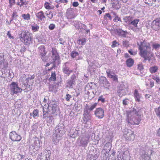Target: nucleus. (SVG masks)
Returning <instances> with one entry per match:
<instances>
[{"instance_id": "obj_55", "label": "nucleus", "mask_w": 160, "mask_h": 160, "mask_svg": "<svg viewBox=\"0 0 160 160\" xmlns=\"http://www.w3.org/2000/svg\"><path fill=\"white\" fill-rule=\"evenodd\" d=\"M129 42H128L127 40H124L122 42V44L123 46L126 47H127L128 46Z\"/></svg>"}, {"instance_id": "obj_16", "label": "nucleus", "mask_w": 160, "mask_h": 160, "mask_svg": "<svg viewBox=\"0 0 160 160\" xmlns=\"http://www.w3.org/2000/svg\"><path fill=\"white\" fill-rule=\"evenodd\" d=\"M111 31H114L115 32H117L119 36L123 37H125L128 33L127 31H124L120 29H114L113 28L111 29Z\"/></svg>"}, {"instance_id": "obj_59", "label": "nucleus", "mask_w": 160, "mask_h": 160, "mask_svg": "<svg viewBox=\"0 0 160 160\" xmlns=\"http://www.w3.org/2000/svg\"><path fill=\"white\" fill-rule=\"evenodd\" d=\"M51 155L50 152H48L47 154L46 155V159L45 160H50L51 159Z\"/></svg>"}, {"instance_id": "obj_12", "label": "nucleus", "mask_w": 160, "mask_h": 160, "mask_svg": "<svg viewBox=\"0 0 160 160\" xmlns=\"http://www.w3.org/2000/svg\"><path fill=\"white\" fill-rule=\"evenodd\" d=\"M11 91L13 94L19 92L20 88L15 82H13L10 85Z\"/></svg>"}, {"instance_id": "obj_61", "label": "nucleus", "mask_w": 160, "mask_h": 160, "mask_svg": "<svg viewBox=\"0 0 160 160\" xmlns=\"http://www.w3.org/2000/svg\"><path fill=\"white\" fill-rule=\"evenodd\" d=\"M71 98H72V96L68 94H67L66 95V96L65 97V99L68 102V101H69L70 99Z\"/></svg>"}, {"instance_id": "obj_27", "label": "nucleus", "mask_w": 160, "mask_h": 160, "mask_svg": "<svg viewBox=\"0 0 160 160\" xmlns=\"http://www.w3.org/2000/svg\"><path fill=\"white\" fill-rule=\"evenodd\" d=\"M134 95L135 100L138 102H140V98L141 96L138 93V91L137 89H135V90Z\"/></svg>"}, {"instance_id": "obj_22", "label": "nucleus", "mask_w": 160, "mask_h": 160, "mask_svg": "<svg viewBox=\"0 0 160 160\" xmlns=\"http://www.w3.org/2000/svg\"><path fill=\"white\" fill-rule=\"evenodd\" d=\"M74 26L76 28L78 29H83L86 30L87 28V26L85 24L81 23L80 22H78L76 24H75Z\"/></svg>"}, {"instance_id": "obj_19", "label": "nucleus", "mask_w": 160, "mask_h": 160, "mask_svg": "<svg viewBox=\"0 0 160 160\" xmlns=\"http://www.w3.org/2000/svg\"><path fill=\"white\" fill-rule=\"evenodd\" d=\"M106 73L108 77L112 78L114 81L118 82V77L112 72H111L110 70H108Z\"/></svg>"}, {"instance_id": "obj_29", "label": "nucleus", "mask_w": 160, "mask_h": 160, "mask_svg": "<svg viewBox=\"0 0 160 160\" xmlns=\"http://www.w3.org/2000/svg\"><path fill=\"white\" fill-rule=\"evenodd\" d=\"M141 157L143 160H152L150 155L147 152H145L144 154L142 155Z\"/></svg>"}, {"instance_id": "obj_64", "label": "nucleus", "mask_w": 160, "mask_h": 160, "mask_svg": "<svg viewBox=\"0 0 160 160\" xmlns=\"http://www.w3.org/2000/svg\"><path fill=\"white\" fill-rule=\"evenodd\" d=\"M128 52L130 54L132 55H135L137 53L136 52H133L131 49L129 50Z\"/></svg>"}, {"instance_id": "obj_37", "label": "nucleus", "mask_w": 160, "mask_h": 160, "mask_svg": "<svg viewBox=\"0 0 160 160\" xmlns=\"http://www.w3.org/2000/svg\"><path fill=\"white\" fill-rule=\"evenodd\" d=\"M56 74L54 72H52L51 76L49 79L50 81H55L56 80Z\"/></svg>"}, {"instance_id": "obj_26", "label": "nucleus", "mask_w": 160, "mask_h": 160, "mask_svg": "<svg viewBox=\"0 0 160 160\" xmlns=\"http://www.w3.org/2000/svg\"><path fill=\"white\" fill-rule=\"evenodd\" d=\"M55 136H53V141L54 142V143H57L58 142L59 140L61 139V137L62 136V134H55Z\"/></svg>"}, {"instance_id": "obj_11", "label": "nucleus", "mask_w": 160, "mask_h": 160, "mask_svg": "<svg viewBox=\"0 0 160 160\" xmlns=\"http://www.w3.org/2000/svg\"><path fill=\"white\" fill-rule=\"evenodd\" d=\"M94 114L98 118H102L104 116V110L101 108H97L94 111Z\"/></svg>"}, {"instance_id": "obj_56", "label": "nucleus", "mask_w": 160, "mask_h": 160, "mask_svg": "<svg viewBox=\"0 0 160 160\" xmlns=\"http://www.w3.org/2000/svg\"><path fill=\"white\" fill-rule=\"evenodd\" d=\"M49 110L48 111H45L43 109V115L45 116H45L47 117V118L49 116V114H50V113H51L50 112L49 113Z\"/></svg>"}, {"instance_id": "obj_13", "label": "nucleus", "mask_w": 160, "mask_h": 160, "mask_svg": "<svg viewBox=\"0 0 160 160\" xmlns=\"http://www.w3.org/2000/svg\"><path fill=\"white\" fill-rule=\"evenodd\" d=\"M141 108L139 107H134V108H132L129 112H127V115H129L130 114L131 115H140L138 114V112Z\"/></svg>"}, {"instance_id": "obj_18", "label": "nucleus", "mask_w": 160, "mask_h": 160, "mask_svg": "<svg viewBox=\"0 0 160 160\" xmlns=\"http://www.w3.org/2000/svg\"><path fill=\"white\" fill-rule=\"evenodd\" d=\"M83 115V123L84 124H86L87 122L89 121V120L90 119L91 114L87 111H86L84 110Z\"/></svg>"}, {"instance_id": "obj_43", "label": "nucleus", "mask_w": 160, "mask_h": 160, "mask_svg": "<svg viewBox=\"0 0 160 160\" xmlns=\"http://www.w3.org/2000/svg\"><path fill=\"white\" fill-rule=\"evenodd\" d=\"M158 69V68L156 66H154L151 67L149 68V70L150 72L152 73H155Z\"/></svg>"}, {"instance_id": "obj_7", "label": "nucleus", "mask_w": 160, "mask_h": 160, "mask_svg": "<svg viewBox=\"0 0 160 160\" xmlns=\"http://www.w3.org/2000/svg\"><path fill=\"white\" fill-rule=\"evenodd\" d=\"M151 27L153 30L156 31L160 30V18H157L152 22Z\"/></svg>"}, {"instance_id": "obj_25", "label": "nucleus", "mask_w": 160, "mask_h": 160, "mask_svg": "<svg viewBox=\"0 0 160 160\" xmlns=\"http://www.w3.org/2000/svg\"><path fill=\"white\" fill-rule=\"evenodd\" d=\"M45 46L41 45L39 46L38 48V51L40 53V56H41L43 54H47V52L45 50Z\"/></svg>"}, {"instance_id": "obj_17", "label": "nucleus", "mask_w": 160, "mask_h": 160, "mask_svg": "<svg viewBox=\"0 0 160 160\" xmlns=\"http://www.w3.org/2000/svg\"><path fill=\"white\" fill-rule=\"evenodd\" d=\"M10 138L13 141H20V136L15 132H11L9 134Z\"/></svg>"}, {"instance_id": "obj_5", "label": "nucleus", "mask_w": 160, "mask_h": 160, "mask_svg": "<svg viewBox=\"0 0 160 160\" xmlns=\"http://www.w3.org/2000/svg\"><path fill=\"white\" fill-rule=\"evenodd\" d=\"M76 75L73 74L72 75L70 79H68L67 81V85L66 87H69L70 88H73V85H75L76 84Z\"/></svg>"}, {"instance_id": "obj_6", "label": "nucleus", "mask_w": 160, "mask_h": 160, "mask_svg": "<svg viewBox=\"0 0 160 160\" xmlns=\"http://www.w3.org/2000/svg\"><path fill=\"white\" fill-rule=\"evenodd\" d=\"M69 63L68 62L64 63L62 67V71L64 76H68L70 75L72 70L69 67Z\"/></svg>"}, {"instance_id": "obj_41", "label": "nucleus", "mask_w": 160, "mask_h": 160, "mask_svg": "<svg viewBox=\"0 0 160 160\" xmlns=\"http://www.w3.org/2000/svg\"><path fill=\"white\" fill-rule=\"evenodd\" d=\"M31 116H32L34 118H35L36 117H38V109H34L32 112V113H30Z\"/></svg>"}, {"instance_id": "obj_40", "label": "nucleus", "mask_w": 160, "mask_h": 160, "mask_svg": "<svg viewBox=\"0 0 160 160\" xmlns=\"http://www.w3.org/2000/svg\"><path fill=\"white\" fill-rule=\"evenodd\" d=\"M52 114L50 113L49 116L47 118V119L46 120V122L47 123H51L53 121V118L52 115Z\"/></svg>"}, {"instance_id": "obj_3", "label": "nucleus", "mask_w": 160, "mask_h": 160, "mask_svg": "<svg viewBox=\"0 0 160 160\" xmlns=\"http://www.w3.org/2000/svg\"><path fill=\"white\" fill-rule=\"evenodd\" d=\"M31 40V35L28 32L22 31L21 33V41L26 45H28Z\"/></svg>"}, {"instance_id": "obj_38", "label": "nucleus", "mask_w": 160, "mask_h": 160, "mask_svg": "<svg viewBox=\"0 0 160 160\" xmlns=\"http://www.w3.org/2000/svg\"><path fill=\"white\" fill-rule=\"evenodd\" d=\"M46 54H43L41 56H40L41 58L44 62H47L49 58V56L46 55Z\"/></svg>"}, {"instance_id": "obj_53", "label": "nucleus", "mask_w": 160, "mask_h": 160, "mask_svg": "<svg viewBox=\"0 0 160 160\" xmlns=\"http://www.w3.org/2000/svg\"><path fill=\"white\" fill-rule=\"evenodd\" d=\"M130 157L128 155H124L122 157L121 160H130Z\"/></svg>"}, {"instance_id": "obj_58", "label": "nucleus", "mask_w": 160, "mask_h": 160, "mask_svg": "<svg viewBox=\"0 0 160 160\" xmlns=\"http://www.w3.org/2000/svg\"><path fill=\"white\" fill-rule=\"evenodd\" d=\"M49 3L46 2L44 4V7L47 9H51V7L49 5Z\"/></svg>"}, {"instance_id": "obj_15", "label": "nucleus", "mask_w": 160, "mask_h": 160, "mask_svg": "<svg viewBox=\"0 0 160 160\" xmlns=\"http://www.w3.org/2000/svg\"><path fill=\"white\" fill-rule=\"evenodd\" d=\"M40 147V141L38 138H37L34 141L33 143L30 146V148L32 149V150L35 149L37 151L38 150Z\"/></svg>"}, {"instance_id": "obj_50", "label": "nucleus", "mask_w": 160, "mask_h": 160, "mask_svg": "<svg viewBox=\"0 0 160 160\" xmlns=\"http://www.w3.org/2000/svg\"><path fill=\"white\" fill-rule=\"evenodd\" d=\"M155 111L156 115L160 119V107L156 108Z\"/></svg>"}, {"instance_id": "obj_34", "label": "nucleus", "mask_w": 160, "mask_h": 160, "mask_svg": "<svg viewBox=\"0 0 160 160\" xmlns=\"http://www.w3.org/2000/svg\"><path fill=\"white\" fill-rule=\"evenodd\" d=\"M110 152H108L102 153L101 156V158L102 160H106L107 159L109 156V154Z\"/></svg>"}, {"instance_id": "obj_48", "label": "nucleus", "mask_w": 160, "mask_h": 160, "mask_svg": "<svg viewBox=\"0 0 160 160\" xmlns=\"http://www.w3.org/2000/svg\"><path fill=\"white\" fill-rule=\"evenodd\" d=\"M126 87L123 83H121L118 88V90H125Z\"/></svg>"}, {"instance_id": "obj_62", "label": "nucleus", "mask_w": 160, "mask_h": 160, "mask_svg": "<svg viewBox=\"0 0 160 160\" xmlns=\"http://www.w3.org/2000/svg\"><path fill=\"white\" fill-rule=\"evenodd\" d=\"M138 69L140 71H141L144 69L142 64H140L138 65Z\"/></svg>"}, {"instance_id": "obj_24", "label": "nucleus", "mask_w": 160, "mask_h": 160, "mask_svg": "<svg viewBox=\"0 0 160 160\" xmlns=\"http://www.w3.org/2000/svg\"><path fill=\"white\" fill-rule=\"evenodd\" d=\"M22 82L24 86H25L26 84H27L28 82H29V78L28 76H27L25 74H22Z\"/></svg>"}, {"instance_id": "obj_32", "label": "nucleus", "mask_w": 160, "mask_h": 160, "mask_svg": "<svg viewBox=\"0 0 160 160\" xmlns=\"http://www.w3.org/2000/svg\"><path fill=\"white\" fill-rule=\"evenodd\" d=\"M36 15L37 18H39L41 20H42L43 18H45L43 12L42 11H40L37 13Z\"/></svg>"}, {"instance_id": "obj_36", "label": "nucleus", "mask_w": 160, "mask_h": 160, "mask_svg": "<svg viewBox=\"0 0 160 160\" xmlns=\"http://www.w3.org/2000/svg\"><path fill=\"white\" fill-rule=\"evenodd\" d=\"M86 42V39L85 38H80L77 41V43L78 44L81 45H84L85 44Z\"/></svg>"}, {"instance_id": "obj_46", "label": "nucleus", "mask_w": 160, "mask_h": 160, "mask_svg": "<svg viewBox=\"0 0 160 160\" xmlns=\"http://www.w3.org/2000/svg\"><path fill=\"white\" fill-rule=\"evenodd\" d=\"M24 86L26 87L25 90H26L27 91H29L32 90V85L31 83V84H29L28 83L26 84V86Z\"/></svg>"}, {"instance_id": "obj_52", "label": "nucleus", "mask_w": 160, "mask_h": 160, "mask_svg": "<svg viewBox=\"0 0 160 160\" xmlns=\"http://www.w3.org/2000/svg\"><path fill=\"white\" fill-rule=\"evenodd\" d=\"M152 47L153 49H154L156 50H157L158 49L160 48V44L157 43L154 44L153 43L152 45Z\"/></svg>"}, {"instance_id": "obj_35", "label": "nucleus", "mask_w": 160, "mask_h": 160, "mask_svg": "<svg viewBox=\"0 0 160 160\" xmlns=\"http://www.w3.org/2000/svg\"><path fill=\"white\" fill-rule=\"evenodd\" d=\"M62 126H58L56 127L55 128L54 134H60L62 132V128H61Z\"/></svg>"}, {"instance_id": "obj_51", "label": "nucleus", "mask_w": 160, "mask_h": 160, "mask_svg": "<svg viewBox=\"0 0 160 160\" xmlns=\"http://www.w3.org/2000/svg\"><path fill=\"white\" fill-rule=\"evenodd\" d=\"M52 55H55L59 54L57 52V49L55 48H52Z\"/></svg>"}, {"instance_id": "obj_10", "label": "nucleus", "mask_w": 160, "mask_h": 160, "mask_svg": "<svg viewBox=\"0 0 160 160\" xmlns=\"http://www.w3.org/2000/svg\"><path fill=\"white\" fill-rule=\"evenodd\" d=\"M99 84L105 88H108L110 86V83L106 78L104 77H101L99 78Z\"/></svg>"}, {"instance_id": "obj_4", "label": "nucleus", "mask_w": 160, "mask_h": 160, "mask_svg": "<svg viewBox=\"0 0 160 160\" xmlns=\"http://www.w3.org/2000/svg\"><path fill=\"white\" fill-rule=\"evenodd\" d=\"M51 58L53 60V65L48 70L50 71L53 68H55L56 67L58 66L60 63V56L59 54L52 55Z\"/></svg>"}, {"instance_id": "obj_39", "label": "nucleus", "mask_w": 160, "mask_h": 160, "mask_svg": "<svg viewBox=\"0 0 160 160\" xmlns=\"http://www.w3.org/2000/svg\"><path fill=\"white\" fill-rule=\"evenodd\" d=\"M118 93V96L120 97H122L123 96L125 95L126 94L125 90H118L117 91Z\"/></svg>"}, {"instance_id": "obj_20", "label": "nucleus", "mask_w": 160, "mask_h": 160, "mask_svg": "<svg viewBox=\"0 0 160 160\" xmlns=\"http://www.w3.org/2000/svg\"><path fill=\"white\" fill-rule=\"evenodd\" d=\"M112 147V145L110 142H108L106 143L104 145L103 149L102 151V153H105L110 152V150Z\"/></svg>"}, {"instance_id": "obj_23", "label": "nucleus", "mask_w": 160, "mask_h": 160, "mask_svg": "<svg viewBox=\"0 0 160 160\" xmlns=\"http://www.w3.org/2000/svg\"><path fill=\"white\" fill-rule=\"evenodd\" d=\"M49 111L51 114H55L57 115L58 111V106H54L50 107V108L48 107Z\"/></svg>"}, {"instance_id": "obj_8", "label": "nucleus", "mask_w": 160, "mask_h": 160, "mask_svg": "<svg viewBox=\"0 0 160 160\" xmlns=\"http://www.w3.org/2000/svg\"><path fill=\"white\" fill-rule=\"evenodd\" d=\"M123 136L128 140H133L135 138L134 132L130 129H127L125 132Z\"/></svg>"}, {"instance_id": "obj_14", "label": "nucleus", "mask_w": 160, "mask_h": 160, "mask_svg": "<svg viewBox=\"0 0 160 160\" xmlns=\"http://www.w3.org/2000/svg\"><path fill=\"white\" fill-rule=\"evenodd\" d=\"M96 149L94 148L93 151H90L89 156L90 155L89 158H88L87 160H96L98 157L99 155L96 153Z\"/></svg>"}, {"instance_id": "obj_1", "label": "nucleus", "mask_w": 160, "mask_h": 160, "mask_svg": "<svg viewBox=\"0 0 160 160\" xmlns=\"http://www.w3.org/2000/svg\"><path fill=\"white\" fill-rule=\"evenodd\" d=\"M138 48L140 50L139 54L145 55L150 54L151 53V47L150 43L145 40L141 41L140 43L137 42Z\"/></svg>"}, {"instance_id": "obj_33", "label": "nucleus", "mask_w": 160, "mask_h": 160, "mask_svg": "<svg viewBox=\"0 0 160 160\" xmlns=\"http://www.w3.org/2000/svg\"><path fill=\"white\" fill-rule=\"evenodd\" d=\"M130 21L129 22V23H128L129 25H130L131 24L133 25L135 27H137V24L138 23V22L139 21V20L138 19H135L133 20H130Z\"/></svg>"}, {"instance_id": "obj_47", "label": "nucleus", "mask_w": 160, "mask_h": 160, "mask_svg": "<svg viewBox=\"0 0 160 160\" xmlns=\"http://www.w3.org/2000/svg\"><path fill=\"white\" fill-rule=\"evenodd\" d=\"M58 102L53 101H51L49 104L48 105L49 108H50V107L54 106H58Z\"/></svg>"}, {"instance_id": "obj_28", "label": "nucleus", "mask_w": 160, "mask_h": 160, "mask_svg": "<svg viewBox=\"0 0 160 160\" xmlns=\"http://www.w3.org/2000/svg\"><path fill=\"white\" fill-rule=\"evenodd\" d=\"M8 67V63L7 62H3L0 63V69H2V72H5V70H6Z\"/></svg>"}, {"instance_id": "obj_42", "label": "nucleus", "mask_w": 160, "mask_h": 160, "mask_svg": "<svg viewBox=\"0 0 160 160\" xmlns=\"http://www.w3.org/2000/svg\"><path fill=\"white\" fill-rule=\"evenodd\" d=\"M32 29L33 32L38 31L39 28V27L37 24L34 23V24L31 25Z\"/></svg>"}, {"instance_id": "obj_31", "label": "nucleus", "mask_w": 160, "mask_h": 160, "mask_svg": "<svg viewBox=\"0 0 160 160\" xmlns=\"http://www.w3.org/2000/svg\"><path fill=\"white\" fill-rule=\"evenodd\" d=\"M134 61L133 59L131 58H129L127 59L126 61V64L128 67H130L133 64Z\"/></svg>"}, {"instance_id": "obj_45", "label": "nucleus", "mask_w": 160, "mask_h": 160, "mask_svg": "<svg viewBox=\"0 0 160 160\" xmlns=\"http://www.w3.org/2000/svg\"><path fill=\"white\" fill-rule=\"evenodd\" d=\"M78 55L79 54L78 52L75 51H73L71 53V56L73 58L76 57L77 56H78Z\"/></svg>"}, {"instance_id": "obj_57", "label": "nucleus", "mask_w": 160, "mask_h": 160, "mask_svg": "<svg viewBox=\"0 0 160 160\" xmlns=\"http://www.w3.org/2000/svg\"><path fill=\"white\" fill-rule=\"evenodd\" d=\"M113 21L115 22H118V21H120L121 22H122V21L121 20V19L120 18H119L118 16H116L113 19Z\"/></svg>"}, {"instance_id": "obj_49", "label": "nucleus", "mask_w": 160, "mask_h": 160, "mask_svg": "<svg viewBox=\"0 0 160 160\" xmlns=\"http://www.w3.org/2000/svg\"><path fill=\"white\" fill-rule=\"evenodd\" d=\"M98 102L100 101L102 103H104L106 101L105 98L102 95H101L98 97Z\"/></svg>"}, {"instance_id": "obj_9", "label": "nucleus", "mask_w": 160, "mask_h": 160, "mask_svg": "<svg viewBox=\"0 0 160 160\" xmlns=\"http://www.w3.org/2000/svg\"><path fill=\"white\" fill-rule=\"evenodd\" d=\"M89 138L88 137H83L78 138V146L84 148L86 147L89 142Z\"/></svg>"}, {"instance_id": "obj_2", "label": "nucleus", "mask_w": 160, "mask_h": 160, "mask_svg": "<svg viewBox=\"0 0 160 160\" xmlns=\"http://www.w3.org/2000/svg\"><path fill=\"white\" fill-rule=\"evenodd\" d=\"M126 120L128 123L132 125H138L141 120V117L140 115H133L129 114V115H127Z\"/></svg>"}, {"instance_id": "obj_54", "label": "nucleus", "mask_w": 160, "mask_h": 160, "mask_svg": "<svg viewBox=\"0 0 160 160\" xmlns=\"http://www.w3.org/2000/svg\"><path fill=\"white\" fill-rule=\"evenodd\" d=\"M104 18L105 19H107V18H108L109 20H111L112 19V17L111 16V15H110L109 13H106L105 14V15H104Z\"/></svg>"}, {"instance_id": "obj_30", "label": "nucleus", "mask_w": 160, "mask_h": 160, "mask_svg": "<svg viewBox=\"0 0 160 160\" xmlns=\"http://www.w3.org/2000/svg\"><path fill=\"white\" fill-rule=\"evenodd\" d=\"M121 7L120 4L117 1H115L112 3V7L113 8H115L116 9H119Z\"/></svg>"}, {"instance_id": "obj_44", "label": "nucleus", "mask_w": 160, "mask_h": 160, "mask_svg": "<svg viewBox=\"0 0 160 160\" xmlns=\"http://www.w3.org/2000/svg\"><path fill=\"white\" fill-rule=\"evenodd\" d=\"M22 17L24 20H28L30 19V16L29 14H24L22 15Z\"/></svg>"}, {"instance_id": "obj_60", "label": "nucleus", "mask_w": 160, "mask_h": 160, "mask_svg": "<svg viewBox=\"0 0 160 160\" xmlns=\"http://www.w3.org/2000/svg\"><path fill=\"white\" fill-rule=\"evenodd\" d=\"M42 153H41L38 156L37 160H43V157L44 156H42Z\"/></svg>"}, {"instance_id": "obj_21", "label": "nucleus", "mask_w": 160, "mask_h": 160, "mask_svg": "<svg viewBox=\"0 0 160 160\" xmlns=\"http://www.w3.org/2000/svg\"><path fill=\"white\" fill-rule=\"evenodd\" d=\"M97 103H95L91 106L86 105L84 109V110L88 111L90 113L91 111H92L97 106Z\"/></svg>"}, {"instance_id": "obj_63", "label": "nucleus", "mask_w": 160, "mask_h": 160, "mask_svg": "<svg viewBox=\"0 0 160 160\" xmlns=\"http://www.w3.org/2000/svg\"><path fill=\"white\" fill-rule=\"evenodd\" d=\"M55 28V25L54 24H51L49 26V29L51 30H53Z\"/></svg>"}]
</instances>
